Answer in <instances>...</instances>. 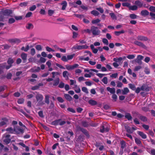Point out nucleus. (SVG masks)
I'll return each mask as SVG.
<instances>
[{
    "label": "nucleus",
    "mask_w": 155,
    "mask_h": 155,
    "mask_svg": "<svg viewBox=\"0 0 155 155\" xmlns=\"http://www.w3.org/2000/svg\"><path fill=\"white\" fill-rule=\"evenodd\" d=\"M91 31L93 35L95 36L99 35L101 33V31L98 28L95 26L91 27Z\"/></svg>",
    "instance_id": "nucleus-1"
},
{
    "label": "nucleus",
    "mask_w": 155,
    "mask_h": 155,
    "mask_svg": "<svg viewBox=\"0 0 155 155\" xmlns=\"http://www.w3.org/2000/svg\"><path fill=\"white\" fill-rule=\"evenodd\" d=\"M66 123V122L64 121H62L61 119H59L55 120L52 121L51 124L54 126H57L60 125L62 126L64 124Z\"/></svg>",
    "instance_id": "nucleus-2"
},
{
    "label": "nucleus",
    "mask_w": 155,
    "mask_h": 155,
    "mask_svg": "<svg viewBox=\"0 0 155 155\" xmlns=\"http://www.w3.org/2000/svg\"><path fill=\"white\" fill-rule=\"evenodd\" d=\"M35 98L38 104L41 105L44 104V103L42 102L43 99V96L42 95L40 94H38L36 95Z\"/></svg>",
    "instance_id": "nucleus-3"
},
{
    "label": "nucleus",
    "mask_w": 155,
    "mask_h": 155,
    "mask_svg": "<svg viewBox=\"0 0 155 155\" xmlns=\"http://www.w3.org/2000/svg\"><path fill=\"white\" fill-rule=\"evenodd\" d=\"M88 47V46L86 45H76L73 46L72 49L74 50H77L79 51L82 49H87Z\"/></svg>",
    "instance_id": "nucleus-4"
},
{
    "label": "nucleus",
    "mask_w": 155,
    "mask_h": 155,
    "mask_svg": "<svg viewBox=\"0 0 155 155\" xmlns=\"http://www.w3.org/2000/svg\"><path fill=\"white\" fill-rule=\"evenodd\" d=\"M14 62V61L13 59L11 58H9L7 61V63L8 65L6 66L5 68L7 70L10 68L12 67V64Z\"/></svg>",
    "instance_id": "nucleus-5"
},
{
    "label": "nucleus",
    "mask_w": 155,
    "mask_h": 155,
    "mask_svg": "<svg viewBox=\"0 0 155 155\" xmlns=\"http://www.w3.org/2000/svg\"><path fill=\"white\" fill-rule=\"evenodd\" d=\"M77 129L78 130L81 131L87 137H90L88 132L87 130L80 126H78L77 127Z\"/></svg>",
    "instance_id": "nucleus-6"
},
{
    "label": "nucleus",
    "mask_w": 155,
    "mask_h": 155,
    "mask_svg": "<svg viewBox=\"0 0 155 155\" xmlns=\"http://www.w3.org/2000/svg\"><path fill=\"white\" fill-rule=\"evenodd\" d=\"M2 11L4 16H12L11 15L12 13V10L7 9Z\"/></svg>",
    "instance_id": "nucleus-7"
},
{
    "label": "nucleus",
    "mask_w": 155,
    "mask_h": 155,
    "mask_svg": "<svg viewBox=\"0 0 155 155\" xmlns=\"http://www.w3.org/2000/svg\"><path fill=\"white\" fill-rule=\"evenodd\" d=\"M134 43L136 45H137L140 47H141L144 49H146L147 48V47L141 42L139 41H135Z\"/></svg>",
    "instance_id": "nucleus-8"
},
{
    "label": "nucleus",
    "mask_w": 155,
    "mask_h": 155,
    "mask_svg": "<svg viewBox=\"0 0 155 155\" xmlns=\"http://www.w3.org/2000/svg\"><path fill=\"white\" fill-rule=\"evenodd\" d=\"M8 41L10 43H15L17 45L18 44L21 42V40L20 39L18 38L9 39Z\"/></svg>",
    "instance_id": "nucleus-9"
},
{
    "label": "nucleus",
    "mask_w": 155,
    "mask_h": 155,
    "mask_svg": "<svg viewBox=\"0 0 155 155\" xmlns=\"http://www.w3.org/2000/svg\"><path fill=\"white\" fill-rule=\"evenodd\" d=\"M137 39L138 40L140 41H147L149 40L147 37L140 35L138 36Z\"/></svg>",
    "instance_id": "nucleus-10"
},
{
    "label": "nucleus",
    "mask_w": 155,
    "mask_h": 155,
    "mask_svg": "<svg viewBox=\"0 0 155 155\" xmlns=\"http://www.w3.org/2000/svg\"><path fill=\"white\" fill-rule=\"evenodd\" d=\"M10 136H11L9 134H7L5 136L3 141L6 144H9L11 142V139L9 138Z\"/></svg>",
    "instance_id": "nucleus-11"
},
{
    "label": "nucleus",
    "mask_w": 155,
    "mask_h": 155,
    "mask_svg": "<svg viewBox=\"0 0 155 155\" xmlns=\"http://www.w3.org/2000/svg\"><path fill=\"white\" fill-rule=\"evenodd\" d=\"M16 134H23L24 132V130L22 128H18L16 129H15V131Z\"/></svg>",
    "instance_id": "nucleus-12"
},
{
    "label": "nucleus",
    "mask_w": 155,
    "mask_h": 155,
    "mask_svg": "<svg viewBox=\"0 0 155 155\" xmlns=\"http://www.w3.org/2000/svg\"><path fill=\"white\" fill-rule=\"evenodd\" d=\"M141 87V90L143 91H145L147 92H148L150 91V88L148 86L145 85H142Z\"/></svg>",
    "instance_id": "nucleus-13"
},
{
    "label": "nucleus",
    "mask_w": 155,
    "mask_h": 155,
    "mask_svg": "<svg viewBox=\"0 0 155 155\" xmlns=\"http://www.w3.org/2000/svg\"><path fill=\"white\" fill-rule=\"evenodd\" d=\"M107 90L110 93L114 94L115 93V89L114 88H110V87H107Z\"/></svg>",
    "instance_id": "nucleus-14"
},
{
    "label": "nucleus",
    "mask_w": 155,
    "mask_h": 155,
    "mask_svg": "<svg viewBox=\"0 0 155 155\" xmlns=\"http://www.w3.org/2000/svg\"><path fill=\"white\" fill-rule=\"evenodd\" d=\"M137 134L143 139H145L147 138V136L142 131H138L137 132Z\"/></svg>",
    "instance_id": "nucleus-15"
},
{
    "label": "nucleus",
    "mask_w": 155,
    "mask_h": 155,
    "mask_svg": "<svg viewBox=\"0 0 155 155\" xmlns=\"http://www.w3.org/2000/svg\"><path fill=\"white\" fill-rule=\"evenodd\" d=\"M2 120L4 121L0 122V126H4L6 124V122L8 121V120L6 118H2Z\"/></svg>",
    "instance_id": "nucleus-16"
},
{
    "label": "nucleus",
    "mask_w": 155,
    "mask_h": 155,
    "mask_svg": "<svg viewBox=\"0 0 155 155\" xmlns=\"http://www.w3.org/2000/svg\"><path fill=\"white\" fill-rule=\"evenodd\" d=\"M65 98L68 101H71L72 98V97L69 94H64Z\"/></svg>",
    "instance_id": "nucleus-17"
},
{
    "label": "nucleus",
    "mask_w": 155,
    "mask_h": 155,
    "mask_svg": "<svg viewBox=\"0 0 155 155\" xmlns=\"http://www.w3.org/2000/svg\"><path fill=\"white\" fill-rule=\"evenodd\" d=\"M125 128L127 132L128 133L130 134L133 133V131L131 130V128L130 127L127 125L125 126Z\"/></svg>",
    "instance_id": "nucleus-18"
},
{
    "label": "nucleus",
    "mask_w": 155,
    "mask_h": 155,
    "mask_svg": "<svg viewBox=\"0 0 155 155\" xmlns=\"http://www.w3.org/2000/svg\"><path fill=\"white\" fill-rule=\"evenodd\" d=\"M15 129H13L12 127H8L6 129V131L8 132L9 133L13 134L15 132Z\"/></svg>",
    "instance_id": "nucleus-19"
},
{
    "label": "nucleus",
    "mask_w": 155,
    "mask_h": 155,
    "mask_svg": "<svg viewBox=\"0 0 155 155\" xmlns=\"http://www.w3.org/2000/svg\"><path fill=\"white\" fill-rule=\"evenodd\" d=\"M125 117L128 120H131L132 119V117L130 114L129 113H125Z\"/></svg>",
    "instance_id": "nucleus-20"
},
{
    "label": "nucleus",
    "mask_w": 155,
    "mask_h": 155,
    "mask_svg": "<svg viewBox=\"0 0 155 155\" xmlns=\"http://www.w3.org/2000/svg\"><path fill=\"white\" fill-rule=\"evenodd\" d=\"M88 103L92 106L95 105L97 104V102L96 101L92 99L88 101Z\"/></svg>",
    "instance_id": "nucleus-21"
},
{
    "label": "nucleus",
    "mask_w": 155,
    "mask_h": 155,
    "mask_svg": "<svg viewBox=\"0 0 155 155\" xmlns=\"http://www.w3.org/2000/svg\"><path fill=\"white\" fill-rule=\"evenodd\" d=\"M139 118L143 122H146L147 121V119L145 116L141 115L139 117Z\"/></svg>",
    "instance_id": "nucleus-22"
},
{
    "label": "nucleus",
    "mask_w": 155,
    "mask_h": 155,
    "mask_svg": "<svg viewBox=\"0 0 155 155\" xmlns=\"http://www.w3.org/2000/svg\"><path fill=\"white\" fill-rule=\"evenodd\" d=\"M141 14L143 16H145L149 14V12L146 10H142L141 12Z\"/></svg>",
    "instance_id": "nucleus-23"
},
{
    "label": "nucleus",
    "mask_w": 155,
    "mask_h": 155,
    "mask_svg": "<svg viewBox=\"0 0 155 155\" xmlns=\"http://www.w3.org/2000/svg\"><path fill=\"white\" fill-rule=\"evenodd\" d=\"M21 58L24 61H25L27 60V54L25 53H22L21 54Z\"/></svg>",
    "instance_id": "nucleus-24"
},
{
    "label": "nucleus",
    "mask_w": 155,
    "mask_h": 155,
    "mask_svg": "<svg viewBox=\"0 0 155 155\" xmlns=\"http://www.w3.org/2000/svg\"><path fill=\"white\" fill-rule=\"evenodd\" d=\"M61 5H62V10H65L67 5V2L66 1H63L61 3Z\"/></svg>",
    "instance_id": "nucleus-25"
},
{
    "label": "nucleus",
    "mask_w": 155,
    "mask_h": 155,
    "mask_svg": "<svg viewBox=\"0 0 155 155\" xmlns=\"http://www.w3.org/2000/svg\"><path fill=\"white\" fill-rule=\"evenodd\" d=\"M135 4L139 7H141L143 6V3L139 0H137L135 2Z\"/></svg>",
    "instance_id": "nucleus-26"
},
{
    "label": "nucleus",
    "mask_w": 155,
    "mask_h": 155,
    "mask_svg": "<svg viewBox=\"0 0 155 155\" xmlns=\"http://www.w3.org/2000/svg\"><path fill=\"white\" fill-rule=\"evenodd\" d=\"M129 92V90L127 87H125L124 90L122 91V94L123 95H126Z\"/></svg>",
    "instance_id": "nucleus-27"
},
{
    "label": "nucleus",
    "mask_w": 155,
    "mask_h": 155,
    "mask_svg": "<svg viewBox=\"0 0 155 155\" xmlns=\"http://www.w3.org/2000/svg\"><path fill=\"white\" fill-rule=\"evenodd\" d=\"M49 95H46L45 96V102L48 104H49Z\"/></svg>",
    "instance_id": "nucleus-28"
},
{
    "label": "nucleus",
    "mask_w": 155,
    "mask_h": 155,
    "mask_svg": "<svg viewBox=\"0 0 155 155\" xmlns=\"http://www.w3.org/2000/svg\"><path fill=\"white\" fill-rule=\"evenodd\" d=\"M54 82L53 84L54 86H56L58 85L59 83L60 80L59 78H56L55 80H54Z\"/></svg>",
    "instance_id": "nucleus-29"
},
{
    "label": "nucleus",
    "mask_w": 155,
    "mask_h": 155,
    "mask_svg": "<svg viewBox=\"0 0 155 155\" xmlns=\"http://www.w3.org/2000/svg\"><path fill=\"white\" fill-rule=\"evenodd\" d=\"M69 74L67 71H64L63 72V76L64 78H66V79H68V76Z\"/></svg>",
    "instance_id": "nucleus-30"
},
{
    "label": "nucleus",
    "mask_w": 155,
    "mask_h": 155,
    "mask_svg": "<svg viewBox=\"0 0 155 155\" xmlns=\"http://www.w3.org/2000/svg\"><path fill=\"white\" fill-rule=\"evenodd\" d=\"M125 31L124 30H122L120 31H115L114 32V34L117 36H119L120 34L124 33Z\"/></svg>",
    "instance_id": "nucleus-31"
},
{
    "label": "nucleus",
    "mask_w": 155,
    "mask_h": 155,
    "mask_svg": "<svg viewBox=\"0 0 155 155\" xmlns=\"http://www.w3.org/2000/svg\"><path fill=\"white\" fill-rule=\"evenodd\" d=\"M26 28L28 29H33L34 28L33 25L31 23H28L25 26Z\"/></svg>",
    "instance_id": "nucleus-32"
},
{
    "label": "nucleus",
    "mask_w": 155,
    "mask_h": 155,
    "mask_svg": "<svg viewBox=\"0 0 155 155\" xmlns=\"http://www.w3.org/2000/svg\"><path fill=\"white\" fill-rule=\"evenodd\" d=\"M137 9V7L136 5H134L133 6L130 5L129 9V10H131L132 11L136 10Z\"/></svg>",
    "instance_id": "nucleus-33"
},
{
    "label": "nucleus",
    "mask_w": 155,
    "mask_h": 155,
    "mask_svg": "<svg viewBox=\"0 0 155 155\" xmlns=\"http://www.w3.org/2000/svg\"><path fill=\"white\" fill-rule=\"evenodd\" d=\"M75 89L74 91L77 93H78L80 92L81 90L79 87H78L77 85H75Z\"/></svg>",
    "instance_id": "nucleus-34"
},
{
    "label": "nucleus",
    "mask_w": 155,
    "mask_h": 155,
    "mask_svg": "<svg viewBox=\"0 0 155 155\" xmlns=\"http://www.w3.org/2000/svg\"><path fill=\"white\" fill-rule=\"evenodd\" d=\"M135 143L137 145H140L142 144V142L140 140L138 139V138H136L135 139Z\"/></svg>",
    "instance_id": "nucleus-35"
},
{
    "label": "nucleus",
    "mask_w": 155,
    "mask_h": 155,
    "mask_svg": "<svg viewBox=\"0 0 155 155\" xmlns=\"http://www.w3.org/2000/svg\"><path fill=\"white\" fill-rule=\"evenodd\" d=\"M129 87L133 91H135L136 89V87L135 85L131 84H129Z\"/></svg>",
    "instance_id": "nucleus-36"
},
{
    "label": "nucleus",
    "mask_w": 155,
    "mask_h": 155,
    "mask_svg": "<svg viewBox=\"0 0 155 155\" xmlns=\"http://www.w3.org/2000/svg\"><path fill=\"white\" fill-rule=\"evenodd\" d=\"M4 15L2 11L0 12V21H3L4 19Z\"/></svg>",
    "instance_id": "nucleus-37"
},
{
    "label": "nucleus",
    "mask_w": 155,
    "mask_h": 155,
    "mask_svg": "<svg viewBox=\"0 0 155 155\" xmlns=\"http://www.w3.org/2000/svg\"><path fill=\"white\" fill-rule=\"evenodd\" d=\"M112 98L113 99V101L114 102H116L117 101V96L115 94H113Z\"/></svg>",
    "instance_id": "nucleus-38"
},
{
    "label": "nucleus",
    "mask_w": 155,
    "mask_h": 155,
    "mask_svg": "<svg viewBox=\"0 0 155 155\" xmlns=\"http://www.w3.org/2000/svg\"><path fill=\"white\" fill-rule=\"evenodd\" d=\"M91 13L95 16H98L99 14V12L95 10L92 11Z\"/></svg>",
    "instance_id": "nucleus-39"
},
{
    "label": "nucleus",
    "mask_w": 155,
    "mask_h": 155,
    "mask_svg": "<svg viewBox=\"0 0 155 155\" xmlns=\"http://www.w3.org/2000/svg\"><path fill=\"white\" fill-rule=\"evenodd\" d=\"M120 144L121 145V148L122 149H124L126 147L125 142L124 141H120Z\"/></svg>",
    "instance_id": "nucleus-40"
},
{
    "label": "nucleus",
    "mask_w": 155,
    "mask_h": 155,
    "mask_svg": "<svg viewBox=\"0 0 155 155\" xmlns=\"http://www.w3.org/2000/svg\"><path fill=\"white\" fill-rule=\"evenodd\" d=\"M82 126L84 127H87L89 126L88 123L86 121H83L82 122Z\"/></svg>",
    "instance_id": "nucleus-41"
},
{
    "label": "nucleus",
    "mask_w": 155,
    "mask_h": 155,
    "mask_svg": "<svg viewBox=\"0 0 155 155\" xmlns=\"http://www.w3.org/2000/svg\"><path fill=\"white\" fill-rule=\"evenodd\" d=\"M29 49V46L28 45H27L25 48L24 47H22L21 48V50H23L25 51H27Z\"/></svg>",
    "instance_id": "nucleus-42"
},
{
    "label": "nucleus",
    "mask_w": 155,
    "mask_h": 155,
    "mask_svg": "<svg viewBox=\"0 0 155 155\" xmlns=\"http://www.w3.org/2000/svg\"><path fill=\"white\" fill-rule=\"evenodd\" d=\"M101 20L99 19H97L95 20H93L91 22L93 24H96L98 23H99Z\"/></svg>",
    "instance_id": "nucleus-43"
},
{
    "label": "nucleus",
    "mask_w": 155,
    "mask_h": 155,
    "mask_svg": "<svg viewBox=\"0 0 155 155\" xmlns=\"http://www.w3.org/2000/svg\"><path fill=\"white\" fill-rule=\"evenodd\" d=\"M15 22V20L13 18H11L9 19L8 20V23L9 24H12Z\"/></svg>",
    "instance_id": "nucleus-44"
},
{
    "label": "nucleus",
    "mask_w": 155,
    "mask_h": 155,
    "mask_svg": "<svg viewBox=\"0 0 155 155\" xmlns=\"http://www.w3.org/2000/svg\"><path fill=\"white\" fill-rule=\"evenodd\" d=\"M122 5L123 6L127 7L129 8V9L130 7V4L129 3L125 2L123 3L122 4Z\"/></svg>",
    "instance_id": "nucleus-45"
},
{
    "label": "nucleus",
    "mask_w": 155,
    "mask_h": 155,
    "mask_svg": "<svg viewBox=\"0 0 155 155\" xmlns=\"http://www.w3.org/2000/svg\"><path fill=\"white\" fill-rule=\"evenodd\" d=\"M82 91L85 92L86 94H87L89 92L88 91L87 89L85 87H83L82 88Z\"/></svg>",
    "instance_id": "nucleus-46"
},
{
    "label": "nucleus",
    "mask_w": 155,
    "mask_h": 155,
    "mask_svg": "<svg viewBox=\"0 0 155 155\" xmlns=\"http://www.w3.org/2000/svg\"><path fill=\"white\" fill-rule=\"evenodd\" d=\"M75 55V54H72L70 55H68L67 58L68 60H70L72 59Z\"/></svg>",
    "instance_id": "nucleus-47"
},
{
    "label": "nucleus",
    "mask_w": 155,
    "mask_h": 155,
    "mask_svg": "<svg viewBox=\"0 0 155 155\" xmlns=\"http://www.w3.org/2000/svg\"><path fill=\"white\" fill-rule=\"evenodd\" d=\"M102 42L104 44L106 45H108L109 44L108 41L106 38H103L102 39Z\"/></svg>",
    "instance_id": "nucleus-48"
},
{
    "label": "nucleus",
    "mask_w": 155,
    "mask_h": 155,
    "mask_svg": "<svg viewBox=\"0 0 155 155\" xmlns=\"http://www.w3.org/2000/svg\"><path fill=\"white\" fill-rule=\"evenodd\" d=\"M57 100L60 103H63L64 101V100L61 97H57Z\"/></svg>",
    "instance_id": "nucleus-49"
},
{
    "label": "nucleus",
    "mask_w": 155,
    "mask_h": 155,
    "mask_svg": "<svg viewBox=\"0 0 155 155\" xmlns=\"http://www.w3.org/2000/svg\"><path fill=\"white\" fill-rule=\"evenodd\" d=\"M129 16L132 19H136L137 18V15L134 14H130Z\"/></svg>",
    "instance_id": "nucleus-50"
},
{
    "label": "nucleus",
    "mask_w": 155,
    "mask_h": 155,
    "mask_svg": "<svg viewBox=\"0 0 155 155\" xmlns=\"http://www.w3.org/2000/svg\"><path fill=\"white\" fill-rule=\"evenodd\" d=\"M7 88V86L5 85H3L0 86V92L4 91L5 88Z\"/></svg>",
    "instance_id": "nucleus-51"
},
{
    "label": "nucleus",
    "mask_w": 155,
    "mask_h": 155,
    "mask_svg": "<svg viewBox=\"0 0 155 155\" xmlns=\"http://www.w3.org/2000/svg\"><path fill=\"white\" fill-rule=\"evenodd\" d=\"M102 81L105 84H107V77H104L102 80Z\"/></svg>",
    "instance_id": "nucleus-52"
},
{
    "label": "nucleus",
    "mask_w": 155,
    "mask_h": 155,
    "mask_svg": "<svg viewBox=\"0 0 155 155\" xmlns=\"http://www.w3.org/2000/svg\"><path fill=\"white\" fill-rule=\"evenodd\" d=\"M74 15L77 17L81 19L84 18V16L83 15L74 14Z\"/></svg>",
    "instance_id": "nucleus-53"
},
{
    "label": "nucleus",
    "mask_w": 155,
    "mask_h": 155,
    "mask_svg": "<svg viewBox=\"0 0 155 155\" xmlns=\"http://www.w3.org/2000/svg\"><path fill=\"white\" fill-rule=\"evenodd\" d=\"M150 15L151 16V19L152 20H155V14L152 12H151L150 13Z\"/></svg>",
    "instance_id": "nucleus-54"
},
{
    "label": "nucleus",
    "mask_w": 155,
    "mask_h": 155,
    "mask_svg": "<svg viewBox=\"0 0 155 155\" xmlns=\"http://www.w3.org/2000/svg\"><path fill=\"white\" fill-rule=\"evenodd\" d=\"M24 102V99L23 98H20L18 99L17 102L18 104H23Z\"/></svg>",
    "instance_id": "nucleus-55"
},
{
    "label": "nucleus",
    "mask_w": 155,
    "mask_h": 155,
    "mask_svg": "<svg viewBox=\"0 0 155 155\" xmlns=\"http://www.w3.org/2000/svg\"><path fill=\"white\" fill-rule=\"evenodd\" d=\"M67 110L68 111L72 112V113H75L76 112L75 110L72 108L69 107L68 108Z\"/></svg>",
    "instance_id": "nucleus-56"
},
{
    "label": "nucleus",
    "mask_w": 155,
    "mask_h": 155,
    "mask_svg": "<svg viewBox=\"0 0 155 155\" xmlns=\"http://www.w3.org/2000/svg\"><path fill=\"white\" fill-rule=\"evenodd\" d=\"M142 68V67L140 66H137L135 67L134 69V71H137Z\"/></svg>",
    "instance_id": "nucleus-57"
},
{
    "label": "nucleus",
    "mask_w": 155,
    "mask_h": 155,
    "mask_svg": "<svg viewBox=\"0 0 155 155\" xmlns=\"http://www.w3.org/2000/svg\"><path fill=\"white\" fill-rule=\"evenodd\" d=\"M28 5V2H22L20 3L19 5L21 7H25L27 6Z\"/></svg>",
    "instance_id": "nucleus-58"
},
{
    "label": "nucleus",
    "mask_w": 155,
    "mask_h": 155,
    "mask_svg": "<svg viewBox=\"0 0 155 155\" xmlns=\"http://www.w3.org/2000/svg\"><path fill=\"white\" fill-rule=\"evenodd\" d=\"M109 15L113 19H116V16L114 13H110Z\"/></svg>",
    "instance_id": "nucleus-59"
},
{
    "label": "nucleus",
    "mask_w": 155,
    "mask_h": 155,
    "mask_svg": "<svg viewBox=\"0 0 155 155\" xmlns=\"http://www.w3.org/2000/svg\"><path fill=\"white\" fill-rule=\"evenodd\" d=\"M6 64V63H4V64H0V69L3 70V69L5 68L6 66L5 65Z\"/></svg>",
    "instance_id": "nucleus-60"
},
{
    "label": "nucleus",
    "mask_w": 155,
    "mask_h": 155,
    "mask_svg": "<svg viewBox=\"0 0 155 155\" xmlns=\"http://www.w3.org/2000/svg\"><path fill=\"white\" fill-rule=\"evenodd\" d=\"M15 18L16 20H21L22 19V16H15Z\"/></svg>",
    "instance_id": "nucleus-61"
},
{
    "label": "nucleus",
    "mask_w": 155,
    "mask_h": 155,
    "mask_svg": "<svg viewBox=\"0 0 155 155\" xmlns=\"http://www.w3.org/2000/svg\"><path fill=\"white\" fill-rule=\"evenodd\" d=\"M35 54V50L34 48H32L31 50V54L32 56L34 55Z\"/></svg>",
    "instance_id": "nucleus-62"
},
{
    "label": "nucleus",
    "mask_w": 155,
    "mask_h": 155,
    "mask_svg": "<svg viewBox=\"0 0 155 155\" xmlns=\"http://www.w3.org/2000/svg\"><path fill=\"white\" fill-rule=\"evenodd\" d=\"M144 71L145 73L147 74H148L150 73V71L149 69L147 68H145Z\"/></svg>",
    "instance_id": "nucleus-63"
},
{
    "label": "nucleus",
    "mask_w": 155,
    "mask_h": 155,
    "mask_svg": "<svg viewBox=\"0 0 155 155\" xmlns=\"http://www.w3.org/2000/svg\"><path fill=\"white\" fill-rule=\"evenodd\" d=\"M149 10L153 12H155V7L153 6H150L149 8Z\"/></svg>",
    "instance_id": "nucleus-64"
}]
</instances>
